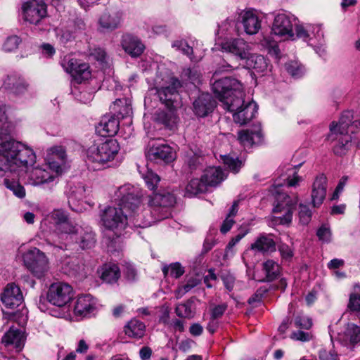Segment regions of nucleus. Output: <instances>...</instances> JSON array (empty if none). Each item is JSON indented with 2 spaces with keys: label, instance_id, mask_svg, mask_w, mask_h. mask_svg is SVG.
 I'll return each instance as SVG.
<instances>
[{
  "label": "nucleus",
  "instance_id": "nucleus-32",
  "mask_svg": "<svg viewBox=\"0 0 360 360\" xmlns=\"http://www.w3.org/2000/svg\"><path fill=\"white\" fill-rule=\"evenodd\" d=\"M214 105L215 103L212 96L207 93H202L193 102V111L197 116L204 117L212 112Z\"/></svg>",
  "mask_w": 360,
  "mask_h": 360
},
{
  "label": "nucleus",
  "instance_id": "nucleus-62",
  "mask_svg": "<svg viewBox=\"0 0 360 360\" xmlns=\"http://www.w3.org/2000/svg\"><path fill=\"white\" fill-rule=\"evenodd\" d=\"M124 274L127 279L129 281H133L136 278V271L131 264H127L125 266Z\"/></svg>",
  "mask_w": 360,
  "mask_h": 360
},
{
  "label": "nucleus",
  "instance_id": "nucleus-37",
  "mask_svg": "<svg viewBox=\"0 0 360 360\" xmlns=\"http://www.w3.org/2000/svg\"><path fill=\"white\" fill-rule=\"evenodd\" d=\"M248 69H253L256 72H264L267 68V63L264 56L259 54H250L245 58Z\"/></svg>",
  "mask_w": 360,
  "mask_h": 360
},
{
  "label": "nucleus",
  "instance_id": "nucleus-16",
  "mask_svg": "<svg viewBox=\"0 0 360 360\" xmlns=\"http://www.w3.org/2000/svg\"><path fill=\"white\" fill-rule=\"evenodd\" d=\"M298 21L296 16L290 13L280 12L274 15L271 32L275 35L295 40L293 27Z\"/></svg>",
  "mask_w": 360,
  "mask_h": 360
},
{
  "label": "nucleus",
  "instance_id": "nucleus-60",
  "mask_svg": "<svg viewBox=\"0 0 360 360\" xmlns=\"http://www.w3.org/2000/svg\"><path fill=\"white\" fill-rule=\"evenodd\" d=\"M291 338L293 340H295L307 342V341L310 340L311 335L309 333L299 330V331L292 333L291 335Z\"/></svg>",
  "mask_w": 360,
  "mask_h": 360
},
{
  "label": "nucleus",
  "instance_id": "nucleus-42",
  "mask_svg": "<svg viewBox=\"0 0 360 360\" xmlns=\"http://www.w3.org/2000/svg\"><path fill=\"white\" fill-rule=\"evenodd\" d=\"M263 271L265 273L268 281H271L278 278L281 273L279 264L272 259H268L263 263Z\"/></svg>",
  "mask_w": 360,
  "mask_h": 360
},
{
  "label": "nucleus",
  "instance_id": "nucleus-17",
  "mask_svg": "<svg viewBox=\"0 0 360 360\" xmlns=\"http://www.w3.org/2000/svg\"><path fill=\"white\" fill-rule=\"evenodd\" d=\"M73 296L72 288L63 282L52 283L47 292L48 301L57 307H61L68 304Z\"/></svg>",
  "mask_w": 360,
  "mask_h": 360
},
{
  "label": "nucleus",
  "instance_id": "nucleus-28",
  "mask_svg": "<svg viewBox=\"0 0 360 360\" xmlns=\"http://www.w3.org/2000/svg\"><path fill=\"white\" fill-rule=\"evenodd\" d=\"M25 340L24 333L20 330L12 326L4 335L2 343L8 350L19 352L24 347Z\"/></svg>",
  "mask_w": 360,
  "mask_h": 360
},
{
  "label": "nucleus",
  "instance_id": "nucleus-11",
  "mask_svg": "<svg viewBox=\"0 0 360 360\" xmlns=\"http://www.w3.org/2000/svg\"><path fill=\"white\" fill-rule=\"evenodd\" d=\"M74 230L70 231L69 236L63 243L58 245L60 248L63 246L67 248L71 243L77 244L82 250L90 249L96 243V236L92 228L88 225L75 224Z\"/></svg>",
  "mask_w": 360,
  "mask_h": 360
},
{
  "label": "nucleus",
  "instance_id": "nucleus-63",
  "mask_svg": "<svg viewBox=\"0 0 360 360\" xmlns=\"http://www.w3.org/2000/svg\"><path fill=\"white\" fill-rule=\"evenodd\" d=\"M182 308H184V316L186 318H193L195 314V308L193 304L191 302H188L184 304H181Z\"/></svg>",
  "mask_w": 360,
  "mask_h": 360
},
{
  "label": "nucleus",
  "instance_id": "nucleus-22",
  "mask_svg": "<svg viewBox=\"0 0 360 360\" xmlns=\"http://www.w3.org/2000/svg\"><path fill=\"white\" fill-rule=\"evenodd\" d=\"M338 342L343 346L352 350L356 346L360 345V326L354 323H348L344 330L338 335Z\"/></svg>",
  "mask_w": 360,
  "mask_h": 360
},
{
  "label": "nucleus",
  "instance_id": "nucleus-18",
  "mask_svg": "<svg viewBox=\"0 0 360 360\" xmlns=\"http://www.w3.org/2000/svg\"><path fill=\"white\" fill-rule=\"evenodd\" d=\"M61 65L65 72L71 75L77 83H82L91 77L89 65L81 63L71 56H65L61 62Z\"/></svg>",
  "mask_w": 360,
  "mask_h": 360
},
{
  "label": "nucleus",
  "instance_id": "nucleus-8",
  "mask_svg": "<svg viewBox=\"0 0 360 360\" xmlns=\"http://www.w3.org/2000/svg\"><path fill=\"white\" fill-rule=\"evenodd\" d=\"M119 150L120 146L117 140L99 139L86 149V155L89 162L103 165L112 160Z\"/></svg>",
  "mask_w": 360,
  "mask_h": 360
},
{
  "label": "nucleus",
  "instance_id": "nucleus-4",
  "mask_svg": "<svg viewBox=\"0 0 360 360\" xmlns=\"http://www.w3.org/2000/svg\"><path fill=\"white\" fill-rule=\"evenodd\" d=\"M300 165L297 166L288 165L280 176L274 184L276 197V204L273 209V212L282 214L281 216L276 217L278 222L281 224L288 225L292 221V210L298 202L297 196L292 198L285 193H280L279 188L282 186L293 187L298 185L302 178L297 175V169Z\"/></svg>",
  "mask_w": 360,
  "mask_h": 360
},
{
  "label": "nucleus",
  "instance_id": "nucleus-5",
  "mask_svg": "<svg viewBox=\"0 0 360 360\" xmlns=\"http://www.w3.org/2000/svg\"><path fill=\"white\" fill-rule=\"evenodd\" d=\"M147 188L153 191L148 202L151 212L155 215L153 220H160L166 217V209L176 202V198L169 192L158 188L160 177L151 169L140 172Z\"/></svg>",
  "mask_w": 360,
  "mask_h": 360
},
{
  "label": "nucleus",
  "instance_id": "nucleus-24",
  "mask_svg": "<svg viewBox=\"0 0 360 360\" xmlns=\"http://www.w3.org/2000/svg\"><path fill=\"white\" fill-rule=\"evenodd\" d=\"M238 138L245 149L260 144L263 141L261 125L254 124L250 128L239 131Z\"/></svg>",
  "mask_w": 360,
  "mask_h": 360
},
{
  "label": "nucleus",
  "instance_id": "nucleus-21",
  "mask_svg": "<svg viewBox=\"0 0 360 360\" xmlns=\"http://www.w3.org/2000/svg\"><path fill=\"white\" fill-rule=\"evenodd\" d=\"M174 156L172 148L164 143L153 144L146 153L148 160L156 164L169 163L174 160Z\"/></svg>",
  "mask_w": 360,
  "mask_h": 360
},
{
  "label": "nucleus",
  "instance_id": "nucleus-34",
  "mask_svg": "<svg viewBox=\"0 0 360 360\" xmlns=\"http://www.w3.org/2000/svg\"><path fill=\"white\" fill-rule=\"evenodd\" d=\"M122 46L125 52L133 58L141 56L145 49V46L141 40L130 34H126L123 37Z\"/></svg>",
  "mask_w": 360,
  "mask_h": 360
},
{
  "label": "nucleus",
  "instance_id": "nucleus-38",
  "mask_svg": "<svg viewBox=\"0 0 360 360\" xmlns=\"http://www.w3.org/2000/svg\"><path fill=\"white\" fill-rule=\"evenodd\" d=\"M185 190V195L192 197L207 192L208 188L201 177L200 179H192L186 185Z\"/></svg>",
  "mask_w": 360,
  "mask_h": 360
},
{
  "label": "nucleus",
  "instance_id": "nucleus-23",
  "mask_svg": "<svg viewBox=\"0 0 360 360\" xmlns=\"http://www.w3.org/2000/svg\"><path fill=\"white\" fill-rule=\"evenodd\" d=\"M96 300L89 294L79 296L74 307V314L80 318H88L97 312Z\"/></svg>",
  "mask_w": 360,
  "mask_h": 360
},
{
  "label": "nucleus",
  "instance_id": "nucleus-52",
  "mask_svg": "<svg viewBox=\"0 0 360 360\" xmlns=\"http://www.w3.org/2000/svg\"><path fill=\"white\" fill-rule=\"evenodd\" d=\"M295 324L300 328L307 330L311 327L312 321L311 319L307 316L298 315L295 318Z\"/></svg>",
  "mask_w": 360,
  "mask_h": 360
},
{
  "label": "nucleus",
  "instance_id": "nucleus-49",
  "mask_svg": "<svg viewBox=\"0 0 360 360\" xmlns=\"http://www.w3.org/2000/svg\"><path fill=\"white\" fill-rule=\"evenodd\" d=\"M250 231V229L247 227H241L239 232L231 240L229 243L226 250V255H227L229 252L245 236H246Z\"/></svg>",
  "mask_w": 360,
  "mask_h": 360
},
{
  "label": "nucleus",
  "instance_id": "nucleus-56",
  "mask_svg": "<svg viewBox=\"0 0 360 360\" xmlns=\"http://www.w3.org/2000/svg\"><path fill=\"white\" fill-rule=\"evenodd\" d=\"M227 309V304L222 303L218 305H215L211 309V319L213 320L220 318Z\"/></svg>",
  "mask_w": 360,
  "mask_h": 360
},
{
  "label": "nucleus",
  "instance_id": "nucleus-27",
  "mask_svg": "<svg viewBox=\"0 0 360 360\" xmlns=\"http://www.w3.org/2000/svg\"><path fill=\"white\" fill-rule=\"evenodd\" d=\"M1 299L6 308L14 309L22 303L23 296L18 285L9 283L5 288Z\"/></svg>",
  "mask_w": 360,
  "mask_h": 360
},
{
  "label": "nucleus",
  "instance_id": "nucleus-59",
  "mask_svg": "<svg viewBox=\"0 0 360 360\" xmlns=\"http://www.w3.org/2000/svg\"><path fill=\"white\" fill-rule=\"evenodd\" d=\"M348 180L347 176H342L341 179L340 180L335 191L333 193L331 200H334L338 198L340 193L343 191L344 187Z\"/></svg>",
  "mask_w": 360,
  "mask_h": 360
},
{
  "label": "nucleus",
  "instance_id": "nucleus-3",
  "mask_svg": "<svg viewBox=\"0 0 360 360\" xmlns=\"http://www.w3.org/2000/svg\"><path fill=\"white\" fill-rule=\"evenodd\" d=\"M243 84L237 79L225 77L217 79L212 84V91L223 108L233 112V119L240 125L251 120L257 112V103L245 102Z\"/></svg>",
  "mask_w": 360,
  "mask_h": 360
},
{
  "label": "nucleus",
  "instance_id": "nucleus-9",
  "mask_svg": "<svg viewBox=\"0 0 360 360\" xmlns=\"http://www.w3.org/2000/svg\"><path fill=\"white\" fill-rule=\"evenodd\" d=\"M42 225L53 230L54 243L60 244L67 239L70 231L74 230V226L68 219V215L63 210H54L43 220Z\"/></svg>",
  "mask_w": 360,
  "mask_h": 360
},
{
  "label": "nucleus",
  "instance_id": "nucleus-64",
  "mask_svg": "<svg viewBox=\"0 0 360 360\" xmlns=\"http://www.w3.org/2000/svg\"><path fill=\"white\" fill-rule=\"evenodd\" d=\"M200 282V279L198 276L191 277L190 278L186 284H185L183 288L185 291V292H188L191 290L193 288L198 285Z\"/></svg>",
  "mask_w": 360,
  "mask_h": 360
},
{
  "label": "nucleus",
  "instance_id": "nucleus-6",
  "mask_svg": "<svg viewBox=\"0 0 360 360\" xmlns=\"http://www.w3.org/2000/svg\"><path fill=\"white\" fill-rule=\"evenodd\" d=\"M179 86L180 82L175 79L171 86L156 90L158 97L166 108L165 110L157 112L156 120L170 130L177 129L179 123L177 105Z\"/></svg>",
  "mask_w": 360,
  "mask_h": 360
},
{
  "label": "nucleus",
  "instance_id": "nucleus-31",
  "mask_svg": "<svg viewBox=\"0 0 360 360\" xmlns=\"http://www.w3.org/2000/svg\"><path fill=\"white\" fill-rule=\"evenodd\" d=\"M122 13L115 8L106 9L99 18V25L106 30H113L117 28L122 21Z\"/></svg>",
  "mask_w": 360,
  "mask_h": 360
},
{
  "label": "nucleus",
  "instance_id": "nucleus-35",
  "mask_svg": "<svg viewBox=\"0 0 360 360\" xmlns=\"http://www.w3.org/2000/svg\"><path fill=\"white\" fill-rule=\"evenodd\" d=\"M352 114L351 112H345L340 118L338 124V130L342 134H349V133L354 134L360 130V122L354 120L352 122Z\"/></svg>",
  "mask_w": 360,
  "mask_h": 360
},
{
  "label": "nucleus",
  "instance_id": "nucleus-40",
  "mask_svg": "<svg viewBox=\"0 0 360 360\" xmlns=\"http://www.w3.org/2000/svg\"><path fill=\"white\" fill-rule=\"evenodd\" d=\"M120 276V269L116 264H105L102 267L101 278L107 283L116 282Z\"/></svg>",
  "mask_w": 360,
  "mask_h": 360
},
{
  "label": "nucleus",
  "instance_id": "nucleus-19",
  "mask_svg": "<svg viewBox=\"0 0 360 360\" xmlns=\"http://www.w3.org/2000/svg\"><path fill=\"white\" fill-rule=\"evenodd\" d=\"M328 141L333 143L334 153L338 155H344L352 145L350 135L342 134L338 129V124L333 122L330 125V134L328 136Z\"/></svg>",
  "mask_w": 360,
  "mask_h": 360
},
{
  "label": "nucleus",
  "instance_id": "nucleus-30",
  "mask_svg": "<svg viewBox=\"0 0 360 360\" xmlns=\"http://www.w3.org/2000/svg\"><path fill=\"white\" fill-rule=\"evenodd\" d=\"M249 250L253 251L255 254L262 255L274 252L276 250V242L273 236L266 233L259 234L251 244Z\"/></svg>",
  "mask_w": 360,
  "mask_h": 360
},
{
  "label": "nucleus",
  "instance_id": "nucleus-41",
  "mask_svg": "<svg viewBox=\"0 0 360 360\" xmlns=\"http://www.w3.org/2000/svg\"><path fill=\"white\" fill-rule=\"evenodd\" d=\"M347 308L349 311L356 313L360 322V284L354 285L353 290L349 295Z\"/></svg>",
  "mask_w": 360,
  "mask_h": 360
},
{
  "label": "nucleus",
  "instance_id": "nucleus-43",
  "mask_svg": "<svg viewBox=\"0 0 360 360\" xmlns=\"http://www.w3.org/2000/svg\"><path fill=\"white\" fill-rule=\"evenodd\" d=\"M234 32H236L235 19L232 17H228L218 25V30L216 32L217 40H219L221 37V36L219 35L220 33L223 34H232Z\"/></svg>",
  "mask_w": 360,
  "mask_h": 360
},
{
  "label": "nucleus",
  "instance_id": "nucleus-57",
  "mask_svg": "<svg viewBox=\"0 0 360 360\" xmlns=\"http://www.w3.org/2000/svg\"><path fill=\"white\" fill-rule=\"evenodd\" d=\"M221 279L224 287L227 290L231 292L233 290L235 285L236 279L234 276L230 274H224L221 276Z\"/></svg>",
  "mask_w": 360,
  "mask_h": 360
},
{
  "label": "nucleus",
  "instance_id": "nucleus-14",
  "mask_svg": "<svg viewBox=\"0 0 360 360\" xmlns=\"http://www.w3.org/2000/svg\"><path fill=\"white\" fill-rule=\"evenodd\" d=\"M47 16V6L44 0H28L22 6V18L31 25H39Z\"/></svg>",
  "mask_w": 360,
  "mask_h": 360
},
{
  "label": "nucleus",
  "instance_id": "nucleus-2",
  "mask_svg": "<svg viewBox=\"0 0 360 360\" xmlns=\"http://www.w3.org/2000/svg\"><path fill=\"white\" fill-rule=\"evenodd\" d=\"M143 196V192L139 187L129 184L120 186L115 193V198L120 207L109 206L103 210L101 215L103 226L117 236H120L128 224V217L133 219L134 226L145 228L151 226L154 220L146 218L147 212H139Z\"/></svg>",
  "mask_w": 360,
  "mask_h": 360
},
{
  "label": "nucleus",
  "instance_id": "nucleus-61",
  "mask_svg": "<svg viewBox=\"0 0 360 360\" xmlns=\"http://www.w3.org/2000/svg\"><path fill=\"white\" fill-rule=\"evenodd\" d=\"M68 27L73 32V34H75L78 31L84 30L85 27V23L82 19L77 18L71 22Z\"/></svg>",
  "mask_w": 360,
  "mask_h": 360
},
{
  "label": "nucleus",
  "instance_id": "nucleus-7",
  "mask_svg": "<svg viewBox=\"0 0 360 360\" xmlns=\"http://www.w3.org/2000/svg\"><path fill=\"white\" fill-rule=\"evenodd\" d=\"M181 53L186 56L193 64V68L184 70V83L187 86L189 83L193 88L196 89L200 83L201 73L198 66L195 65L202 58V53L198 48V41H181Z\"/></svg>",
  "mask_w": 360,
  "mask_h": 360
},
{
  "label": "nucleus",
  "instance_id": "nucleus-1",
  "mask_svg": "<svg viewBox=\"0 0 360 360\" xmlns=\"http://www.w3.org/2000/svg\"><path fill=\"white\" fill-rule=\"evenodd\" d=\"M32 150L22 143L8 140L0 143V176H4V185L19 198L25 196V190L20 181L32 186L52 183L60 174L49 169V165L29 169L35 162Z\"/></svg>",
  "mask_w": 360,
  "mask_h": 360
},
{
  "label": "nucleus",
  "instance_id": "nucleus-48",
  "mask_svg": "<svg viewBox=\"0 0 360 360\" xmlns=\"http://www.w3.org/2000/svg\"><path fill=\"white\" fill-rule=\"evenodd\" d=\"M298 215L300 222L303 225H307L311 220V212L307 205L301 203Z\"/></svg>",
  "mask_w": 360,
  "mask_h": 360
},
{
  "label": "nucleus",
  "instance_id": "nucleus-45",
  "mask_svg": "<svg viewBox=\"0 0 360 360\" xmlns=\"http://www.w3.org/2000/svg\"><path fill=\"white\" fill-rule=\"evenodd\" d=\"M221 159L224 164L234 173H237L243 165L242 162L238 158L230 155H221Z\"/></svg>",
  "mask_w": 360,
  "mask_h": 360
},
{
  "label": "nucleus",
  "instance_id": "nucleus-47",
  "mask_svg": "<svg viewBox=\"0 0 360 360\" xmlns=\"http://www.w3.org/2000/svg\"><path fill=\"white\" fill-rule=\"evenodd\" d=\"M162 315L160 317V321L169 325L171 327H173L175 331L180 330V321L179 319H176L175 321H170L169 319V310L167 307H163L161 309Z\"/></svg>",
  "mask_w": 360,
  "mask_h": 360
},
{
  "label": "nucleus",
  "instance_id": "nucleus-26",
  "mask_svg": "<svg viewBox=\"0 0 360 360\" xmlns=\"http://www.w3.org/2000/svg\"><path fill=\"white\" fill-rule=\"evenodd\" d=\"M46 161L51 170L60 174L66 162L65 148L60 146H56L49 148L46 156Z\"/></svg>",
  "mask_w": 360,
  "mask_h": 360
},
{
  "label": "nucleus",
  "instance_id": "nucleus-53",
  "mask_svg": "<svg viewBox=\"0 0 360 360\" xmlns=\"http://www.w3.org/2000/svg\"><path fill=\"white\" fill-rule=\"evenodd\" d=\"M316 235L320 240L329 243L331 240V232L326 225H322L317 231Z\"/></svg>",
  "mask_w": 360,
  "mask_h": 360
},
{
  "label": "nucleus",
  "instance_id": "nucleus-12",
  "mask_svg": "<svg viewBox=\"0 0 360 360\" xmlns=\"http://www.w3.org/2000/svg\"><path fill=\"white\" fill-rule=\"evenodd\" d=\"M91 191L81 182L70 184L67 191L68 202L70 208L76 212L86 210V205L92 207L94 202L88 199Z\"/></svg>",
  "mask_w": 360,
  "mask_h": 360
},
{
  "label": "nucleus",
  "instance_id": "nucleus-13",
  "mask_svg": "<svg viewBox=\"0 0 360 360\" xmlns=\"http://www.w3.org/2000/svg\"><path fill=\"white\" fill-rule=\"evenodd\" d=\"M25 266L37 278H44L49 269V259L38 248H34L22 255Z\"/></svg>",
  "mask_w": 360,
  "mask_h": 360
},
{
  "label": "nucleus",
  "instance_id": "nucleus-36",
  "mask_svg": "<svg viewBox=\"0 0 360 360\" xmlns=\"http://www.w3.org/2000/svg\"><path fill=\"white\" fill-rule=\"evenodd\" d=\"M202 178L209 188L220 184L224 179V174L219 167H209L205 170Z\"/></svg>",
  "mask_w": 360,
  "mask_h": 360
},
{
  "label": "nucleus",
  "instance_id": "nucleus-46",
  "mask_svg": "<svg viewBox=\"0 0 360 360\" xmlns=\"http://www.w3.org/2000/svg\"><path fill=\"white\" fill-rule=\"evenodd\" d=\"M162 270L165 277L174 278L180 277V264L179 262L171 264L169 266L165 265L162 267Z\"/></svg>",
  "mask_w": 360,
  "mask_h": 360
},
{
  "label": "nucleus",
  "instance_id": "nucleus-29",
  "mask_svg": "<svg viewBox=\"0 0 360 360\" xmlns=\"http://www.w3.org/2000/svg\"><path fill=\"white\" fill-rule=\"evenodd\" d=\"M5 89L11 94L20 96L25 95L29 90L30 84L22 77L16 75H8L4 82Z\"/></svg>",
  "mask_w": 360,
  "mask_h": 360
},
{
  "label": "nucleus",
  "instance_id": "nucleus-55",
  "mask_svg": "<svg viewBox=\"0 0 360 360\" xmlns=\"http://www.w3.org/2000/svg\"><path fill=\"white\" fill-rule=\"evenodd\" d=\"M75 37L73 32L70 29L60 30L58 32V38L62 44H66Z\"/></svg>",
  "mask_w": 360,
  "mask_h": 360
},
{
  "label": "nucleus",
  "instance_id": "nucleus-50",
  "mask_svg": "<svg viewBox=\"0 0 360 360\" xmlns=\"http://www.w3.org/2000/svg\"><path fill=\"white\" fill-rule=\"evenodd\" d=\"M7 107L2 104L0 105V127L5 128L6 133H9L11 130V123L8 122L6 114Z\"/></svg>",
  "mask_w": 360,
  "mask_h": 360
},
{
  "label": "nucleus",
  "instance_id": "nucleus-39",
  "mask_svg": "<svg viewBox=\"0 0 360 360\" xmlns=\"http://www.w3.org/2000/svg\"><path fill=\"white\" fill-rule=\"evenodd\" d=\"M145 324L137 319L131 320L124 327V333L129 337L141 338L145 333Z\"/></svg>",
  "mask_w": 360,
  "mask_h": 360
},
{
  "label": "nucleus",
  "instance_id": "nucleus-44",
  "mask_svg": "<svg viewBox=\"0 0 360 360\" xmlns=\"http://www.w3.org/2000/svg\"><path fill=\"white\" fill-rule=\"evenodd\" d=\"M286 71L295 79L302 77L305 73L304 67L297 60H290L285 63Z\"/></svg>",
  "mask_w": 360,
  "mask_h": 360
},
{
  "label": "nucleus",
  "instance_id": "nucleus-10",
  "mask_svg": "<svg viewBox=\"0 0 360 360\" xmlns=\"http://www.w3.org/2000/svg\"><path fill=\"white\" fill-rule=\"evenodd\" d=\"M219 44L221 50L233 56L236 61L234 64L227 63L219 67L215 71L214 77H217L221 72L238 68L240 65L238 61L244 60L249 56L250 51L249 44L241 38L226 39Z\"/></svg>",
  "mask_w": 360,
  "mask_h": 360
},
{
  "label": "nucleus",
  "instance_id": "nucleus-15",
  "mask_svg": "<svg viewBox=\"0 0 360 360\" xmlns=\"http://www.w3.org/2000/svg\"><path fill=\"white\" fill-rule=\"evenodd\" d=\"M295 39H298L307 43L308 46H314L321 42L324 37L321 24H310L297 21L295 26Z\"/></svg>",
  "mask_w": 360,
  "mask_h": 360
},
{
  "label": "nucleus",
  "instance_id": "nucleus-25",
  "mask_svg": "<svg viewBox=\"0 0 360 360\" xmlns=\"http://www.w3.org/2000/svg\"><path fill=\"white\" fill-rule=\"evenodd\" d=\"M328 180L323 174L317 175L312 184L311 198L313 207H319L323 202L327 193Z\"/></svg>",
  "mask_w": 360,
  "mask_h": 360
},
{
  "label": "nucleus",
  "instance_id": "nucleus-51",
  "mask_svg": "<svg viewBox=\"0 0 360 360\" xmlns=\"http://www.w3.org/2000/svg\"><path fill=\"white\" fill-rule=\"evenodd\" d=\"M20 42V38L17 36H11L6 39L3 45L5 51L11 52L18 49Z\"/></svg>",
  "mask_w": 360,
  "mask_h": 360
},
{
  "label": "nucleus",
  "instance_id": "nucleus-54",
  "mask_svg": "<svg viewBox=\"0 0 360 360\" xmlns=\"http://www.w3.org/2000/svg\"><path fill=\"white\" fill-rule=\"evenodd\" d=\"M278 250L282 259L286 262H289L293 257L292 249L286 244L283 243L280 245L278 247Z\"/></svg>",
  "mask_w": 360,
  "mask_h": 360
},
{
  "label": "nucleus",
  "instance_id": "nucleus-58",
  "mask_svg": "<svg viewBox=\"0 0 360 360\" xmlns=\"http://www.w3.org/2000/svg\"><path fill=\"white\" fill-rule=\"evenodd\" d=\"M319 358L320 360H338V354L335 352L323 348L319 351Z\"/></svg>",
  "mask_w": 360,
  "mask_h": 360
},
{
  "label": "nucleus",
  "instance_id": "nucleus-33",
  "mask_svg": "<svg viewBox=\"0 0 360 360\" xmlns=\"http://www.w3.org/2000/svg\"><path fill=\"white\" fill-rule=\"evenodd\" d=\"M119 126V120L115 115H105L101 118L96 130L102 136H112L117 133Z\"/></svg>",
  "mask_w": 360,
  "mask_h": 360
},
{
  "label": "nucleus",
  "instance_id": "nucleus-20",
  "mask_svg": "<svg viewBox=\"0 0 360 360\" xmlns=\"http://www.w3.org/2000/svg\"><path fill=\"white\" fill-rule=\"evenodd\" d=\"M238 18L247 34H256L262 27V14L257 10L249 8L241 11Z\"/></svg>",
  "mask_w": 360,
  "mask_h": 360
}]
</instances>
